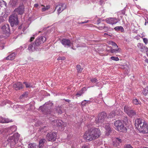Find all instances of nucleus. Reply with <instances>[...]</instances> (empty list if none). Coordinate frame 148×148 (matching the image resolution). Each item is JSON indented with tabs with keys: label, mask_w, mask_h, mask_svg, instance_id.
<instances>
[{
	"label": "nucleus",
	"mask_w": 148,
	"mask_h": 148,
	"mask_svg": "<svg viewBox=\"0 0 148 148\" xmlns=\"http://www.w3.org/2000/svg\"><path fill=\"white\" fill-rule=\"evenodd\" d=\"M137 47L141 49V51H144V46H143V44L140 43H138L137 45Z\"/></svg>",
	"instance_id": "a878e982"
},
{
	"label": "nucleus",
	"mask_w": 148,
	"mask_h": 148,
	"mask_svg": "<svg viewBox=\"0 0 148 148\" xmlns=\"http://www.w3.org/2000/svg\"><path fill=\"white\" fill-rule=\"evenodd\" d=\"M142 93L145 96L148 94V87L147 86L143 89Z\"/></svg>",
	"instance_id": "c85d7f7f"
},
{
	"label": "nucleus",
	"mask_w": 148,
	"mask_h": 148,
	"mask_svg": "<svg viewBox=\"0 0 148 148\" xmlns=\"http://www.w3.org/2000/svg\"><path fill=\"white\" fill-rule=\"evenodd\" d=\"M82 94V91H80L76 94V95L77 97H79L80 96H81Z\"/></svg>",
	"instance_id": "58836bf2"
},
{
	"label": "nucleus",
	"mask_w": 148,
	"mask_h": 148,
	"mask_svg": "<svg viewBox=\"0 0 148 148\" xmlns=\"http://www.w3.org/2000/svg\"><path fill=\"white\" fill-rule=\"evenodd\" d=\"M107 35H108L110 36H112L111 35H108V34L107 33H105L104 34V36L105 37Z\"/></svg>",
	"instance_id": "3c124183"
},
{
	"label": "nucleus",
	"mask_w": 148,
	"mask_h": 148,
	"mask_svg": "<svg viewBox=\"0 0 148 148\" xmlns=\"http://www.w3.org/2000/svg\"><path fill=\"white\" fill-rule=\"evenodd\" d=\"M14 12H17L19 14H22L24 12V7L22 5H20L14 10Z\"/></svg>",
	"instance_id": "f3484780"
},
{
	"label": "nucleus",
	"mask_w": 148,
	"mask_h": 148,
	"mask_svg": "<svg viewBox=\"0 0 148 148\" xmlns=\"http://www.w3.org/2000/svg\"><path fill=\"white\" fill-rule=\"evenodd\" d=\"M135 125L140 132L144 133H148V125L144 122H143L142 119H136L135 121Z\"/></svg>",
	"instance_id": "f03ea898"
},
{
	"label": "nucleus",
	"mask_w": 148,
	"mask_h": 148,
	"mask_svg": "<svg viewBox=\"0 0 148 148\" xmlns=\"http://www.w3.org/2000/svg\"><path fill=\"white\" fill-rule=\"evenodd\" d=\"M13 87L16 90H18L23 88L22 84L19 82H17L14 84Z\"/></svg>",
	"instance_id": "6ab92c4d"
},
{
	"label": "nucleus",
	"mask_w": 148,
	"mask_h": 148,
	"mask_svg": "<svg viewBox=\"0 0 148 148\" xmlns=\"http://www.w3.org/2000/svg\"><path fill=\"white\" fill-rule=\"evenodd\" d=\"M9 21L12 26H14V25H18V22L17 15L16 14H12L10 17Z\"/></svg>",
	"instance_id": "423d86ee"
},
{
	"label": "nucleus",
	"mask_w": 148,
	"mask_h": 148,
	"mask_svg": "<svg viewBox=\"0 0 148 148\" xmlns=\"http://www.w3.org/2000/svg\"><path fill=\"white\" fill-rule=\"evenodd\" d=\"M28 49L29 50L32 51H33L35 50H37V49L34 43L33 44H30L29 46Z\"/></svg>",
	"instance_id": "b1692460"
},
{
	"label": "nucleus",
	"mask_w": 148,
	"mask_h": 148,
	"mask_svg": "<svg viewBox=\"0 0 148 148\" xmlns=\"http://www.w3.org/2000/svg\"><path fill=\"white\" fill-rule=\"evenodd\" d=\"M143 37V36H142V37H141V38H142Z\"/></svg>",
	"instance_id": "774afa93"
},
{
	"label": "nucleus",
	"mask_w": 148,
	"mask_h": 148,
	"mask_svg": "<svg viewBox=\"0 0 148 148\" xmlns=\"http://www.w3.org/2000/svg\"><path fill=\"white\" fill-rule=\"evenodd\" d=\"M76 68L79 73H81L83 69V68H81L80 65L78 64L77 65Z\"/></svg>",
	"instance_id": "7c9ffc66"
},
{
	"label": "nucleus",
	"mask_w": 148,
	"mask_h": 148,
	"mask_svg": "<svg viewBox=\"0 0 148 148\" xmlns=\"http://www.w3.org/2000/svg\"><path fill=\"white\" fill-rule=\"evenodd\" d=\"M79 47V46H77V47Z\"/></svg>",
	"instance_id": "69168bd1"
},
{
	"label": "nucleus",
	"mask_w": 148,
	"mask_h": 148,
	"mask_svg": "<svg viewBox=\"0 0 148 148\" xmlns=\"http://www.w3.org/2000/svg\"><path fill=\"white\" fill-rule=\"evenodd\" d=\"M16 56V54L14 53H13L8 56L6 58V59L7 60H13L15 58V56Z\"/></svg>",
	"instance_id": "5701e85b"
},
{
	"label": "nucleus",
	"mask_w": 148,
	"mask_h": 148,
	"mask_svg": "<svg viewBox=\"0 0 148 148\" xmlns=\"http://www.w3.org/2000/svg\"><path fill=\"white\" fill-rule=\"evenodd\" d=\"M107 28V27H106V26H104L103 27L99 26V29H100V30H102V29H103L104 28Z\"/></svg>",
	"instance_id": "a18cd8bd"
},
{
	"label": "nucleus",
	"mask_w": 148,
	"mask_h": 148,
	"mask_svg": "<svg viewBox=\"0 0 148 148\" xmlns=\"http://www.w3.org/2000/svg\"><path fill=\"white\" fill-rule=\"evenodd\" d=\"M101 134V131L99 129L92 128L88 132H86L84 134V137L88 141H91L99 137Z\"/></svg>",
	"instance_id": "f257e3e1"
},
{
	"label": "nucleus",
	"mask_w": 148,
	"mask_h": 148,
	"mask_svg": "<svg viewBox=\"0 0 148 148\" xmlns=\"http://www.w3.org/2000/svg\"><path fill=\"white\" fill-rule=\"evenodd\" d=\"M23 83L25 84L27 88H30L32 87V86L30 83H28L26 82H24Z\"/></svg>",
	"instance_id": "72a5a7b5"
},
{
	"label": "nucleus",
	"mask_w": 148,
	"mask_h": 148,
	"mask_svg": "<svg viewBox=\"0 0 148 148\" xmlns=\"http://www.w3.org/2000/svg\"><path fill=\"white\" fill-rule=\"evenodd\" d=\"M34 39V37H31V38H30V39L29 40V41L30 42H32V41Z\"/></svg>",
	"instance_id": "09e8293b"
},
{
	"label": "nucleus",
	"mask_w": 148,
	"mask_h": 148,
	"mask_svg": "<svg viewBox=\"0 0 148 148\" xmlns=\"http://www.w3.org/2000/svg\"><path fill=\"white\" fill-rule=\"evenodd\" d=\"M116 30H121V32H123L124 29L123 27L121 26L116 27L114 28Z\"/></svg>",
	"instance_id": "2f4dec72"
},
{
	"label": "nucleus",
	"mask_w": 148,
	"mask_h": 148,
	"mask_svg": "<svg viewBox=\"0 0 148 148\" xmlns=\"http://www.w3.org/2000/svg\"><path fill=\"white\" fill-rule=\"evenodd\" d=\"M100 20H99V19L98 21V22H99V23L100 22Z\"/></svg>",
	"instance_id": "13d9d810"
},
{
	"label": "nucleus",
	"mask_w": 148,
	"mask_h": 148,
	"mask_svg": "<svg viewBox=\"0 0 148 148\" xmlns=\"http://www.w3.org/2000/svg\"><path fill=\"white\" fill-rule=\"evenodd\" d=\"M100 4H101L103 2V1H102V0H100Z\"/></svg>",
	"instance_id": "4d7b16f0"
},
{
	"label": "nucleus",
	"mask_w": 148,
	"mask_h": 148,
	"mask_svg": "<svg viewBox=\"0 0 148 148\" xmlns=\"http://www.w3.org/2000/svg\"><path fill=\"white\" fill-rule=\"evenodd\" d=\"M115 112L114 111H112L109 114V115L108 116V118H112L113 117L115 116Z\"/></svg>",
	"instance_id": "473e14b6"
},
{
	"label": "nucleus",
	"mask_w": 148,
	"mask_h": 148,
	"mask_svg": "<svg viewBox=\"0 0 148 148\" xmlns=\"http://www.w3.org/2000/svg\"><path fill=\"white\" fill-rule=\"evenodd\" d=\"M111 44L112 46H116L118 48V46H117V45L116 44V43L115 42H114L111 41Z\"/></svg>",
	"instance_id": "a19ab883"
},
{
	"label": "nucleus",
	"mask_w": 148,
	"mask_h": 148,
	"mask_svg": "<svg viewBox=\"0 0 148 148\" xmlns=\"http://www.w3.org/2000/svg\"><path fill=\"white\" fill-rule=\"evenodd\" d=\"M147 56H148V53H147Z\"/></svg>",
	"instance_id": "0e129e2a"
},
{
	"label": "nucleus",
	"mask_w": 148,
	"mask_h": 148,
	"mask_svg": "<svg viewBox=\"0 0 148 148\" xmlns=\"http://www.w3.org/2000/svg\"><path fill=\"white\" fill-rule=\"evenodd\" d=\"M34 6L36 7H37L38 6V4H36L34 5Z\"/></svg>",
	"instance_id": "6e6d98bb"
},
{
	"label": "nucleus",
	"mask_w": 148,
	"mask_h": 148,
	"mask_svg": "<svg viewBox=\"0 0 148 148\" xmlns=\"http://www.w3.org/2000/svg\"><path fill=\"white\" fill-rule=\"evenodd\" d=\"M86 100H84L83 101L82 103V106H85L86 104Z\"/></svg>",
	"instance_id": "37998d69"
},
{
	"label": "nucleus",
	"mask_w": 148,
	"mask_h": 148,
	"mask_svg": "<svg viewBox=\"0 0 148 148\" xmlns=\"http://www.w3.org/2000/svg\"><path fill=\"white\" fill-rule=\"evenodd\" d=\"M16 130V127L15 126H12L8 129V132L9 134H12V132H15Z\"/></svg>",
	"instance_id": "412c9836"
},
{
	"label": "nucleus",
	"mask_w": 148,
	"mask_h": 148,
	"mask_svg": "<svg viewBox=\"0 0 148 148\" xmlns=\"http://www.w3.org/2000/svg\"><path fill=\"white\" fill-rule=\"evenodd\" d=\"M46 141V140L45 139H42L40 140L39 142V144L38 145L39 147H42L44 145V143Z\"/></svg>",
	"instance_id": "393cba45"
},
{
	"label": "nucleus",
	"mask_w": 148,
	"mask_h": 148,
	"mask_svg": "<svg viewBox=\"0 0 148 148\" xmlns=\"http://www.w3.org/2000/svg\"><path fill=\"white\" fill-rule=\"evenodd\" d=\"M47 127L46 126H44V128H45V127Z\"/></svg>",
	"instance_id": "e2e57ef3"
},
{
	"label": "nucleus",
	"mask_w": 148,
	"mask_h": 148,
	"mask_svg": "<svg viewBox=\"0 0 148 148\" xmlns=\"http://www.w3.org/2000/svg\"><path fill=\"white\" fill-rule=\"evenodd\" d=\"M144 51H145L146 52H147L148 51V48L147 47H144Z\"/></svg>",
	"instance_id": "de8ad7c7"
},
{
	"label": "nucleus",
	"mask_w": 148,
	"mask_h": 148,
	"mask_svg": "<svg viewBox=\"0 0 148 148\" xmlns=\"http://www.w3.org/2000/svg\"><path fill=\"white\" fill-rule=\"evenodd\" d=\"M88 22V20L87 21H84V22H82V23H81L84 24V23H87Z\"/></svg>",
	"instance_id": "5fc2aeb1"
},
{
	"label": "nucleus",
	"mask_w": 148,
	"mask_h": 148,
	"mask_svg": "<svg viewBox=\"0 0 148 148\" xmlns=\"http://www.w3.org/2000/svg\"><path fill=\"white\" fill-rule=\"evenodd\" d=\"M132 103L134 104L135 105H140L141 103V102L140 101L136 99H133L132 101Z\"/></svg>",
	"instance_id": "bb28decb"
},
{
	"label": "nucleus",
	"mask_w": 148,
	"mask_h": 148,
	"mask_svg": "<svg viewBox=\"0 0 148 148\" xmlns=\"http://www.w3.org/2000/svg\"><path fill=\"white\" fill-rule=\"evenodd\" d=\"M1 29L4 34L9 33L10 32L9 25L8 24H5L3 25Z\"/></svg>",
	"instance_id": "2eb2a0df"
},
{
	"label": "nucleus",
	"mask_w": 148,
	"mask_h": 148,
	"mask_svg": "<svg viewBox=\"0 0 148 148\" xmlns=\"http://www.w3.org/2000/svg\"><path fill=\"white\" fill-rule=\"evenodd\" d=\"M51 123L53 125L58 126L64 127L66 126V124L60 120H54L52 121Z\"/></svg>",
	"instance_id": "9d476101"
},
{
	"label": "nucleus",
	"mask_w": 148,
	"mask_h": 148,
	"mask_svg": "<svg viewBox=\"0 0 148 148\" xmlns=\"http://www.w3.org/2000/svg\"><path fill=\"white\" fill-rule=\"evenodd\" d=\"M105 21L107 23L112 25L116 24L118 22L117 19L115 18H108Z\"/></svg>",
	"instance_id": "ddd939ff"
},
{
	"label": "nucleus",
	"mask_w": 148,
	"mask_h": 148,
	"mask_svg": "<svg viewBox=\"0 0 148 148\" xmlns=\"http://www.w3.org/2000/svg\"><path fill=\"white\" fill-rule=\"evenodd\" d=\"M56 110L58 112L59 114H61L62 112V110L61 108L60 107H58L56 108Z\"/></svg>",
	"instance_id": "c9c22d12"
},
{
	"label": "nucleus",
	"mask_w": 148,
	"mask_h": 148,
	"mask_svg": "<svg viewBox=\"0 0 148 148\" xmlns=\"http://www.w3.org/2000/svg\"><path fill=\"white\" fill-rule=\"evenodd\" d=\"M18 3V0H10L9 5L12 7H15L16 6Z\"/></svg>",
	"instance_id": "aec40b11"
},
{
	"label": "nucleus",
	"mask_w": 148,
	"mask_h": 148,
	"mask_svg": "<svg viewBox=\"0 0 148 148\" xmlns=\"http://www.w3.org/2000/svg\"><path fill=\"white\" fill-rule=\"evenodd\" d=\"M90 81L92 83H95L97 82V79L95 78H92L91 79Z\"/></svg>",
	"instance_id": "4c0bfd02"
},
{
	"label": "nucleus",
	"mask_w": 148,
	"mask_h": 148,
	"mask_svg": "<svg viewBox=\"0 0 148 148\" xmlns=\"http://www.w3.org/2000/svg\"><path fill=\"white\" fill-rule=\"evenodd\" d=\"M19 136V134L18 133H16L14 134L13 136L9 137L7 141L3 144V146H6L7 144L9 145V143L11 147H13L18 143Z\"/></svg>",
	"instance_id": "7ed1b4c3"
},
{
	"label": "nucleus",
	"mask_w": 148,
	"mask_h": 148,
	"mask_svg": "<svg viewBox=\"0 0 148 148\" xmlns=\"http://www.w3.org/2000/svg\"><path fill=\"white\" fill-rule=\"evenodd\" d=\"M46 10H47V9H46V7H44L42 8V10L43 12L45 11Z\"/></svg>",
	"instance_id": "8fccbe9b"
},
{
	"label": "nucleus",
	"mask_w": 148,
	"mask_h": 148,
	"mask_svg": "<svg viewBox=\"0 0 148 148\" xmlns=\"http://www.w3.org/2000/svg\"><path fill=\"white\" fill-rule=\"evenodd\" d=\"M36 144L35 143H29L28 146V148H36Z\"/></svg>",
	"instance_id": "c756f323"
},
{
	"label": "nucleus",
	"mask_w": 148,
	"mask_h": 148,
	"mask_svg": "<svg viewBox=\"0 0 148 148\" xmlns=\"http://www.w3.org/2000/svg\"><path fill=\"white\" fill-rule=\"evenodd\" d=\"M114 125L116 129L119 131L125 132L127 130L126 128L125 127L123 121H116L114 122Z\"/></svg>",
	"instance_id": "20e7f679"
},
{
	"label": "nucleus",
	"mask_w": 148,
	"mask_h": 148,
	"mask_svg": "<svg viewBox=\"0 0 148 148\" xmlns=\"http://www.w3.org/2000/svg\"><path fill=\"white\" fill-rule=\"evenodd\" d=\"M46 9L48 10L50 8V6L49 5L47 6L46 7Z\"/></svg>",
	"instance_id": "864d4df0"
},
{
	"label": "nucleus",
	"mask_w": 148,
	"mask_h": 148,
	"mask_svg": "<svg viewBox=\"0 0 148 148\" xmlns=\"http://www.w3.org/2000/svg\"><path fill=\"white\" fill-rule=\"evenodd\" d=\"M12 122L8 119L3 118L2 116H0V123H8Z\"/></svg>",
	"instance_id": "4be33fe9"
},
{
	"label": "nucleus",
	"mask_w": 148,
	"mask_h": 148,
	"mask_svg": "<svg viewBox=\"0 0 148 148\" xmlns=\"http://www.w3.org/2000/svg\"><path fill=\"white\" fill-rule=\"evenodd\" d=\"M147 23H147V22H145V25H146V24H147Z\"/></svg>",
	"instance_id": "680f3d73"
},
{
	"label": "nucleus",
	"mask_w": 148,
	"mask_h": 148,
	"mask_svg": "<svg viewBox=\"0 0 148 148\" xmlns=\"http://www.w3.org/2000/svg\"><path fill=\"white\" fill-rule=\"evenodd\" d=\"M124 110L125 112L130 117H132L136 114V113L135 111L127 106L124 107Z\"/></svg>",
	"instance_id": "0eeeda50"
},
{
	"label": "nucleus",
	"mask_w": 148,
	"mask_h": 148,
	"mask_svg": "<svg viewBox=\"0 0 148 148\" xmlns=\"http://www.w3.org/2000/svg\"><path fill=\"white\" fill-rule=\"evenodd\" d=\"M110 58L111 60L116 61H117L119 60V59L118 57H116L114 56L111 57Z\"/></svg>",
	"instance_id": "e433bc0d"
},
{
	"label": "nucleus",
	"mask_w": 148,
	"mask_h": 148,
	"mask_svg": "<svg viewBox=\"0 0 148 148\" xmlns=\"http://www.w3.org/2000/svg\"><path fill=\"white\" fill-rule=\"evenodd\" d=\"M103 126L105 128L106 130V135H108L111 131L110 124L108 123H105L103 124Z\"/></svg>",
	"instance_id": "dca6fc26"
},
{
	"label": "nucleus",
	"mask_w": 148,
	"mask_h": 148,
	"mask_svg": "<svg viewBox=\"0 0 148 148\" xmlns=\"http://www.w3.org/2000/svg\"><path fill=\"white\" fill-rule=\"evenodd\" d=\"M21 26H19V27L18 29H21Z\"/></svg>",
	"instance_id": "bf43d9fd"
},
{
	"label": "nucleus",
	"mask_w": 148,
	"mask_h": 148,
	"mask_svg": "<svg viewBox=\"0 0 148 148\" xmlns=\"http://www.w3.org/2000/svg\"><path fill=\"white\" fill-rule=\"evenodd\" d=\"M3 2L4 3V2H5L4 1H3Z\"/></svg>",
	"instance_id": "338daca9"
},
{
	"label": "nucleus",
	"mask_w": 148,
	"mask_h": 148,
	"mask_svg": "<svg viewBox=\"0 0 148 148\" xmlns=\"http://www.w3.org/2000/svg\"><path fill=\"white\" fill-rule=\"evenodd\" d=\"M46 40V38L45 37L41 36L37 38L34 42V44L37 49H38V47L40 45L45 42Z\"/></svg>",
	"instance_id": "6e6552de"
},
{
	"label": "nucleus",
	"mask_w": 148,
	"mask_h": 148,
	"mask_svg": "<svg viewBox=\"0 0 148 148\" xmlns=\"http://www.w3.org/2000/svg\"><path fill=\"white\" fill-rule=\"evenodd\" d=\"M53 103L50 101L46 103L43 106L42 111H45L47 112V114H48L49 112H48L50 111V109L53 106Z\"/></svg>",
	"instance_id": "1a4fd4ad"
},
{
	"label": "nucleus",
	"mask_w": 148,
	"mask_h": 148,
	"mask_svg": "<svg viewBox=\"0 0 148 148\" xmlns=\"http://www.w3.org/2000/svg\"><path fill=\"white\" fill-rule=\"evenodd\" d=\"M106 116V113L105 112H102L99 114L98 117L96 119V123H102L104 122H105V120Z\"/></svg>",
	"instance_id": "39448f33"
},
{
	"label": "nucleus",
	"mask_w": 148,
	"mask_h": 148,
	"mask_svg": "<svg viewBox=\"0 0 148 148\" xmlns=\"http://www.w3.org/2000/svg\"><path fill=\"white\" fill-rule=\"evenodd\" d=\"M124 148H133L130 145H126L125 147Z\"/></svg>",
	"instance_id": "79ce46f5"
},
{
	"label": "nucleus",
	"mask_w": 148,
	"mask_h": 148,
	"mask_svg": "<svg viewBox=\"0 0 148 148\" xmlns=\"http://www.w3.org/2000/svg\"><path fill=\"white\" fill-rule=\"evenodd\" d=\"M4 20L2 16H0V23H1L3 22Z\"/></svg>",
	"instance_id": "c03bdc74"
},
{
	"label": "nucleus",
	"mask_w": 148,
	"mask_h": 148,
	"mask_svg": "<svg viewBox=\"0 0 148 148\" xmlns=\"http://www.w3.org/2000/svg\"><path fill=\"white\" fill-rule=\"evenodd\" d=\"M56 134L55 132L48 133L46 136V138L49 141H54L56 138Z\"/></svg>",
	"instance_id": "f8f14e48"
},
{
	"label": "nucleus",
	"mask_w": 148,
	"mask_h": 148,
	"mask_svg": "<svg viewBox=\"0 0 148 148\" xmlns=\"http://www.w3.org/2000/svg\"><path fill=\"white\" fill-rule=\"evenodd\" d=\"M66 5L65 4L61 3L57 5L56 6V9H57L58 14H59L64 9H66Z\"/></svg>",
	"instance_id": "9b49d317"
},
{
	"label": "nucleus",
	"mask_w": 148,
	"mask_h": 148,
	"mask_svg": "<svg viewBox=\"0 0 148 148\" xmlns=\"http://www.w3.org/2000/svg\"><path fill=\"white\" fill-rule=\"evenodd\" d=\"M27 92H25L20 96V98L21 99H22L23 98H26L27 97Z\"/></svg>",
	"instance_id": "f704fd0d"
},
{
	"label": "nucleus",
	"mask_w": 148,
	"mask_h": 148,
	"mask_svg": "<svg viewBox=\"0 0 148 148\" xmlns=\"http://www.w3.org/2000/svg\"><path fill=\"white\" fill-rule=\"evenodd\" d=\"M121 142V139L118 138L114 139L113 140V146L114 147H117L119 145L120 143Z\"/></svg>",
	"instance_id": "a211bd4d"
},
{
	"label": "nucleus",
	"mask_w": 148,
	"mask_h": 148,
	"mask_svg": "<svg viewBox=\"0 0 148 148\" xmlns=\"http://www.w3.org/2000/svg\"><path fill=\"white\" fill-rule=\"evenodd\" d=\"M143 41L145 43V44H147L148 42V39L145 38H143Z\"/></svg>",
	"instance_id": "ea45409f"
},
{
	"label": "nucleus",
	"mask_w": 148,
	"mask_h": 148,
	"mask_svg": "<svg viewBox=\"0 0 148 148\" xmlns=\"http://www.w3.org/2000/svg\"><path fill=\"white\" fill-rule=\"evenodd\" d=\"M121 51V49L120 48H118L117 49H111L110 50V52L112 53H115L117 52H119Z\"/></svg>",
	"instance_id": "cd10ccee"
},
{
	"label": "nucleus",
	"mask_w": 148,
	"mask_h": 148,
	"mask_svg": "<svg viewBox=\"0 0 148 148\" xmlns=\"http://www.w3.org/2000/svg\"><path fill=\"white\" fill-rule=\"evenodd\" d=\"M82 148H89L88 146L86 145L83 146Z\"/></svg>",
	"instance_id": "603ef678"
},
{
	"label": "nucleus",
	"mask_w": 148,
	"mask_h": 148,
	"mask_svg": "<svg viewBox=\"0 0 148 148\" xmlns=\"http://www.w3.org/2000/svg\"><path fill=\"white\" fill-rule=\"evenodd\" d=\"M65 58L64 57H59L58 58V60H64L65 59Z\"/></svg>",
	"instance_id": "49530a36"
},
{
	"label": "nucleus",
	"mask_w": 148,
	"mask_h": 148,
	"mask_svg": "<svg viewBox=\"0 0 148 148\" xmlns=\"http://www.w3.org/2000/svg\"><path fill=\"white\" fill-rule=\"evenodd\" d=\"M61 43L65 47L66 46L68 47H70L71 46V44L72 45L73 44L70 40L66 38L63 39L61 41Z\"/></svg>",
	"instance_id": "4468645a"
},
{
	"label": "nucleus",
	"mask_w": 148,
	"mask_h": 148,
	"mask_svg": "<svg viewBox=\"0 0 148 148\" xmlns=\"http://www.w3.org/2000/svg\"><path fill=\"white\" fill-rule=\"evenodd\" d=\"M142 148H148V147H143Z\"/></svg>",
	"instance_id": "052dcab7"
}]
</instances>
